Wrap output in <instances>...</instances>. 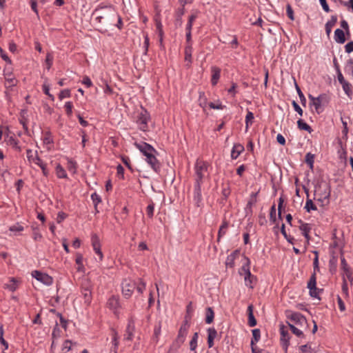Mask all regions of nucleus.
<instances>
[{
  "label": "nucleus",
  "mask_w": 353,
  "mask_h": 353,
  "mask_svg": "<svg viewBox=\"0 0 353 353\" xmlns=\"http://www.w3.org/2000/svg\"><path fill=\"white\" fill-rule=\"evenodd\" d=\"M122 162L127 166V168L132 171V166L130 165V160L128 157L124 156L121 157Z\"/></svg>",
  "instance_id": "0e129e2a"
},
{
  "label": "nucleus",
  "mask_w": 353,
  "mask_h": 353,
  "mask_svg": "<svg viewBox=\"0 0 353 353\" xmlns=\"http://www.w3.org/2000/svg\"><path fill=\"white\" fill-rule=\"evenodd\" d=\"M261 331L259 329H254L252 330V339L251 340V346L256 345V343L260 340Z\"/></svg>",
  "instance_id": "473e14b6"
},
{
  "label": "nucleus",
  "mask_w": 353,
  "mask_h": 353,
  "mask_svg": "<svg viewBox=\"0 0 353 353\" xmlns=\"http://www.w3.org/2000/svg\"><path fill=\"white\" fill-rule=\"evenodd\" d=\"M244 259L245 260V263L240 269L239 274L244 276L245 285L250 288H253L254 285L256 283V279L250 271V261L249 258L244 256Z\"/></svg>",
  "instance_id": "7ed1b4c3"
},
{
  "label": "nucleus",
  "mask_w": 353,
  "mask_h": 353,
  "mask_svg": "<svg viewBox=\"0 0 353 353\" xmlns=\"http://www.w3.org/2000/svg\"><path fill=\"white\" fill-rule=\"evenodd\" d=\"M239 250H236L227 256L225 263L227 268H233L234 267V261L239 256Z\"/></svg>",
  "instance_id": "aec40b11"
},
{
  "label": "nucleus",
  "mask_w": 353,
  "mask_h": 353,
  "mask_svg": "<svg viewBox=\"0 0 353 353\" xmlns=\"http://www.w3.org/2000/svg\"><path fill=\"white\" fill-rule=\"evenodd\" d=\"M214 317V310H208L206 314L205 322L206 323H211L213 321Z\"/></svg>",
  "instance_id": "5fc2aeb1"
},
{
  "label": "nucleus",
  "mask_w": 353,
  "mask_h": 353,
  "mask_svg": "<svg viewBox=\"0 0 353 353\" xmlns=\"http://www.w3.org/2000/svg\"><path fill=\"white\" fill-rule=\"evenodd\" d=\"M244 150V147L241 144H234L232 152H231V158L232 159H236L241 154L242 152Z\"/></svg>",
  "instance_id": "5701e85b"
},
{
  "label": "nucleus",
  "mask_w": 353,
  "mask_h": 353,
  "mask_svg": "<svg viewBox=\"0 0 353 353\" xmlns=\"http://www.w3.org/2000/svg\"><path fill=\"white\" fill-rule=\"evenodd\" d=\"M305 192L307 194V199L306 200V203H305V205L304 208L306 210V211L307 212H310L311 210H316L317 208H316V205L314 204L312 199H309L308 190L305 189Z\"/></svg>",
  "instance_id": "393cba45"
},
{
  "label": "nucleus",
  "mask_w": 353,
  "mask_h": 353,
  "mask_svg": "<svg viewBox=\"0 0 353 353\" xmlns=\"http://www.w3.org/2000/svg\"><path fill=\"white\" fill-rule=\"evenodd\" d=\"M341 85L345 93L348 96V97L351 98L352 95V85L349 82L346 81L345 83L341 84Z\"/></svg>",
  "instance_id": "e433bc0d"
},
{
  "label": "nucleus",
  "mask_w": 353,
  "mask_h": 353,
  "mask_svg": "<svg viewBox=\"0 0 353 353\" xmlns=\"http://www.w3.org/2000/svg\"><path fill=\"white\" fill-rule=\"evenodd\" d=\"M0 56L8 64H12L11 59L8 57L6 52L3 51L2 48L0 47Z\"/></svg>",
  "instance_id": "13d9d810"
},
{
  "label": "nucleus",
  "mask_w": 353,
  "mask_h": 353,
  "mask_svg": "<svg viewBox=\"0 0 353 353\" xmlns=\"http://www.w3.org/2000/svg\"><path fill=\"white\" fill-rule=\"evenodd\" d=\"M197 16L195 14H192L189 17L188 22L186 25V30H192L194 21L196 19Z\"/></svg>",
  "instance_id": "49530a36"
},
{
  "label": "nucleus",
  "mask_w": 353,
  "mask_h": 353,
  "mask_svg": "<svg viewBox=\"0 0 353 353\" xmlns=\"http://www.w3.org/2000/svg\"><path fill=\"white\" fill-rule=\"evenodd\" d=\"M68 163H67V168L68 170L72 173L75 174L77 172V163L72 160L71 159L68 158Z\"/></svg>",
  "instance_id": "f704fd0d"
},
{
  "label": "nucleus",
  "mask_w": 353,
  "mask_h": 353,
  "mask_svg": "<svg viewBox=\"0 0 353 353\" xmlns=\"http://www.w3.org/2000/svg\"><path fill=\"white\" fill-rule=\"evenodd\" d=\"M286 12H287V15L288 17L292 20V21H294V11L291 7V6L290 4H288L287 6H286Z\"/></svg>",
  "instance_id": "bf43d9fd"
},
{
  "label": "nucleus",
  "mask_w": 353,
  "mask_h": 353,
  "mask_svg": "<svg viewBox=\"0 0 353 353\" xmlns=\"http://www.w3.org/2000/svg\"><path fill=\"white\" fill-rule=\"evenodd\" d=\"M346 68L353 75V59H349L347 61Z\"/></svg>",
  "instance_id": "774afa93"
},
{
  "label": "nucleus",
  "mask_w": 353,
  "mask_h": 353,
  "mask_svg": "<svg viewBox=\"0 0 353 353\" xmlns=\"http://www.w3.org/2000/svg\"><path fill=\"white\" fill-rule=\"evenodd\" d=\"M248 325L250 327H254L256 325V320L254 316L253 310H248Z\"/></svg>",
  "instance_id": "37998d69"
},
{
  "label": "nucleus",
  "mask_w": 353,
  "mask_h": 353,
  "mask_svg": "<svg viewBox=\"0 0 353 353\" xmlns=\"http://www.w3.org/2000/svg\"><path fill=\"white\" fill-rule=\"evenodd\" d=\"M185 9L184 8H179L176 11V23L181 26L182 24V16L184 14Z\"/></svg>",
  "instance_id": "ea45409f"
},
{
  "label": "nucleus",
  "mask_w": 353,
  "mask_h": 353,
  "mask_svg": "<svg viewBox=\"0 0 353 353\" xmlns=\"http://www.w3.org/2000/svg\"><path fill=\"white\" fill-rule=\"evenodd\" d=\"M199 105L203 108H205L207 105V99L203 92H199Z\"/></svg>",
  "instance_id": "79ce46f5"
},
{
  "label": "nucleus",
  "mask_w": 353,
  "mask_h": 353,
  "mask_svg": "<svg viewBox=\"0 0 353 353\" xmlns=\"http://www.w3.org/2000/svg\"><path fill=\"white\" fill-rule=\"evenodd\" d=\"M32 276L37 281H41L47 285H50L53 282V279L50 276L38 270L32 271Z\"/></svg>",
  "instance_id": "9d476101"
},
{
  "label": "nucleus",
  "mask_w": 353,
  "mask_h": 353,
  "mask_svg": "<svg viewBox=\"0 0 353 353\" xmlns=\"http://www.w3.org/2000/svg\"><path fill=\"white\" fill-rule=\"evenodd\" d=\"M91 243L95 253L99 256V260L102 261L103 258V253L101 250V243L99 238L97 234H92Z\"/></svg>",
  "instance_id": "4468645a"
},
{
  "label": "nucleus",
  "mask_w": 353,
  "mask_h": 353,
  "mask_svg": "<svg viewBox=\"0 0 353 353\" xmlns=\"http://www.w3.org/2000/svg\"><path fill=\"white\" fill-rule=\"evenodd\" d=\"M154 204L153 202H151L146 208V214L148 217L152 218L154 215Z\"/></svg>",
  "instance_id": "8fccbe9b"
},
{
  "label": "nucleus",
  "mask_w": 353,
  "mask_h": 353,
  "mask_svg": "<svg viewBox=\"0 0 353 353\" xmlns=\"http://www.w3.org/2000/svg\"><path fill=\"white\" fill-rule=\"evenodd\" d=\"M134 321L132 318H130L128 320V323L125 330V334H124V339L126 341H132L134 336Z\"/></svg>",
  "instance_id": "2eb2a0df"
},
{
  "label": "nucleus",
  "mask_w": 353,
  "mask_h": 353,
  "mask_svg": "<svg viewBox=\"0 0 353 353\" xmlns=\"http://www.w3.org/2000/svg\"><path fill=\"white\" fill-rule=\"evenodd\" d=\"M337 22V17L335 15H332L331 17L330 20H329L325 23V31L327 35H329L332 31V27L336 24Z\"/></svg>",
  "instance_id": "c85d7f7f"
},
{
  "label": "nucleus",
  "mask_w": 353,
  "mask_h": 353,
  "mask_svg": "<svg viewBox=\"0 0 353 353\" xmlns=\"http://www.w3.org/2000/svg\"><path fill=\"white\" fill-rule=\"evenodd\" d=\"M145 161L155 172L158 173L160 171L161 163L157 159L155 154L145 158Z\"/></svg>",
  "instance_id": "dca6fc26"
},
{
  "label": "nucleus",
  "mask_w": 353,
  "mask_h": 353,
  "mask_svg": "<svg viewBox=\"0 0 353 353\" xmlns=\"http://www.w3.org/2000/svg\"><path fill=\"white\" fill-rule=\"evenodd\" d=\"M198 333L195 332L192 340L190 342V348L191 350H195L197 346Z\"/></svg>",
  "instance_id": "a18cd8bd"
},
{
  "label": "nucleus",
  "mask_w": 353,
  "mask_h": 353,
  "mask_svg": "<svg viewBox=\"0 0 353 353\" xmlns=\"http://www.w3.org/2000/svg\"><path fill=\"white\" fill-rule=\"evenodd\" d=\"M314 161V156L311 153H307L305 155V162L310 166L311 169L313 168Z\"/></svg>",
  "instance_id": "a19ab883"
},
{
  "label": "nucleus",
  "mask_w": 353,
  "mask_h": 353,
  "mask_svg": "<svg viewBox=\"0 0 353 353\" xmlns=\"http://www.w3.org/2000/svg\"><path fill=\"white\" fill-rule=\"evenodd\" d=\"M193 200L196 207L201 206L202 201L201 185L194 184Z\"/></svg>",
  "instance_id": "a211bd4d"
},
{
  "label": "nucleus",
  "mask_w": 353,
  "mask_h": 353,
  "mask_svg": "<svg viewBox=\"0 0 353 353\" xmlns=\"http://www.w3.org/2000/svg\"><path fill=\"white\" fill-rule=\"evenodd\" d=\"M185 61L188 63V65L192 63V46L186 45L185 48Z\"/></svg>",
  "instance_id": "7c9ffc66"
},
{
  "label": "nucleus",
  "mask_w": 353,
  "mask_h": 353,
  "mask_svg": "<svg viewBox=\"0 0 353 353\" xmlns=\"http://www.w3.org/2000/svg\"><path fill=\"white\" fill-rule=\"evenodd\" d=\"M334 39L338 43H344L345 41V33L343 30L338 28L334 32Z\"/></svg>",
  "instance_id": "b1692460"
},
{
  "label": "nucleus",
  "mask_w": 353,
  "mask_h": 353,
  "mask_svg": "<svg viewBox=\"0 0 353 353\" xmlns=\"http://www.w3.org/2000/svg\"><path fill=\"white\" fill-rule=\"evenodd\" d=\"M20 283L19 279L12 277L9 279L8 283L4 284L3 288L10 292H14L19 288Z\"/></svg>",
  "instance_id": "6ab92c4d"
},
{
  "label": "nucleus",
  "mask_w": 353,
  "mask_h": 353,
  "mask_svg": "<svg viewBox=\"0 0 353 353\" xmlns=\"http://www.w3.org/2000/svg\"><path fill=\"white\" fill-rule=\"evenodd\" d=\"M292 105L294 109V110L300 115V116H302L303 115V110L301 109V108L299 106V105L295 101H293L292 103Z\"/></svg>",
  "instance_id": "e2e57ef3"
},
{
  "label": "nucleus",
  "mask_w": 353,
  "mask_h": 353,
  "mask_svg": "<svg viewBox=\"0 0 353 353\" xmlns=\"http://www.w3.org/2000/svg\"><path fill=\"white\" fill-rule=\"evenodd\" d=\"M338 259L335 256H332L329 261L330 271L333 274L336 271Z\"/></svg>",
  "instance_id": "72a5a7b5"
},
{
  "label": "nucleus",
  "mask_w": 353,
  "mask_h": 353,
  "mask_svg": "<svg viewBox=\"0 0 353 353\" xmlns=\"http://www.w3.org/2000/svg\"><path fill=\"white\" fill-rule=\"evenodd\" d=\"M150 119L149 113L146 110H143L140 114L137 119V123L139 125V129L145 132L148 128V122Z\"/></svg>",
  "instance_id": "f8f14e48"
},
{
  "label": "nucleus",
  "mask_w": 353,
  "mask_h": 353,
  "mask_svg": "<svg viewBox=\"0 0 353 353\" xmlns=\"http://www.w3.org/2000/svg\"><path fill=\"white\" fill-rule=\"evenodd\" d=\"M122 293L126 298L131 296L136 288V282L130 279H124L121 284Z\"/></svg>",
  "instance_id": "0eeeda50"
},
{
  "label": "nucleus",
  "mask_w": 353,
  "mask_h": 353,
  "mask_svg": "<svg viewBox=\"0 0 353 353\" xmlns=\"http://www.w3.org/2000/svg\"><path fill=\"white\" fill-rule=\"evenodd\" d=\"M64 108H65L67 115L69 117H70L72 114V108H73L72 103L71 101L66 102L64 105Z\"/></svg>",
  "instance_id": "09e8293b"
},
{
  "label": "nucleus",
  "mask_w": 353,
  "mask_h": 353,
  "mask_svg": "<svg viewBox=\"0 0 353 353\" xmlns=\"http://www.w3.org/2000/svg\"><path fill=\"white\" fill-rule=\"evenodd\" d=\"M91 199H92V200L94 204V207L96 208L98 203H101V196L98 194L94 192V193L92 194Z\"/></svg>",
  "instance_id": "864d4df0"
},
{
  "label": "nucleus",
  "mask_w": 353,
  "mask_h": 353,
  "mask_svg": "<svg viewBox=\"0 0 353 353\" xmlns=\"http://www.w3.org/2000/svg\"><path fill=\"white\" fill-rule=\"evenodd\" d=\"M82 294L84 296L85 302L89 303L91 301V290L88 288H83Z\"/></svg>",
  "instance_id": "58836bf2"
},
{
  "label": "nucleus",
  "mask_w": 353,
  "mask_h": 353,
  "mask_svg": "<svg viewBox=\"0 0 353 353\" xmlns=\"http://www.w3.org/2000/svg\"><path fill=\"white\" fill-rule=\"evenodd\" d=\"M70 97V90L68 89L63 90L60 92L59 94V98L60 100H62L64 98Z\"/></svg>",
  "instance_id": "6e6d98bb"
},
{
  "label": "nucleus",
  "mask_w": 353,
  "mask_h": 353,
  "mask_svg": "<svg viewBox=\"0 0 353 353\" xmlns=\"http://www.w3.org/2000/svg\"><path fill=\"white\" fill-rule=\"evenodd\" d=\"M295 87H296V92H297V94L300 98V101H301V103L303 105H305V103H306V99L303 94V93L302 92L301 88H299V86L297 85V83L295 82Z\"/></svg>",
  "instance_id": "c03bdc74"
},
{
  "label": "nucleus",
  "mask_w": 353,
  "mask_h": 353,
  "mask_svg": "<svg viewBox=\"0 0 353 353\" xmlns=\"http://www.w3.org/2000/svg\"><path fill=\"white\" fill-rule=\"evenodd\" d=\"M345 52L347 53H350V52H353V41L348 42L345 46Z\"/></svg>",
  "instance_id": "338daca9"
},
{
  "label": "nucleus",
  "mask_w": 353,
  "mask_h": 353,
  "mask_svg": "<svg viewBox=\"0 0 353 353\" xmlns=\"http://www.w3.org/2000/svg\"><path fill=\"white\" fill-rule=\"evenodd\" d=\"M270 220L273 223H274L276 221L275 205H273L271 207L270 212Z\"/></svg>",
  "instance_id": "603ef678"
},
{
  "label": "nucleus",
  "mask_w": 353,
  "mask_h": 353,
  "mask_svg": "<svg viewBox=\"0 0 353 353\" xmlns=\"http://www.w3.org/2000/svg\"><path fill=\"white\" fill-rule=\"evenodd\" d=\"M288 325L290 327V329H291L292 332H293V334H294L297 336L300 337V336H303V332L301 331L296 327V325Z\"/></svg>",
  "instance_id": "3c124183"
},
{
  "label": "nucleus",
  "mask_w": 353,
  "mask_h": 353,
  "mask_svg": "<svg viewBox=\"0 0 353 353\" xmlns=\"http://www.w3.org/2000/svg\"><path fill=\"white\" fill-rule=\"evenodd\" d=\"M299 222L301 223L299 229L302 232L303 235L305 236L307 241H309V232L310 230V227L308 223H302L301 220H300Z\"/></svg>",
  "instance_id": "cd10ccee"
},
{
  "label": "nucleus",
  "mask_w": 353,
  "mask_h": 353,
  "mask_svg": "<svg viewBox=\"0 0 353 353\" xmlns=\"http://www.w3.org/2000/svg\"><path fill=\"white\" fill-rule=\"evenodd\" d=\"M108 305L110 307V309H118L121 307L119 297L116 296H111L108 301Z\"/></svg>",
  "instance_id": "a878e982"
},
{
  "label": "nucleus",
  "mask_w": 353,
  "mask_h": 353,
  "mask_svg": "<svg viewBox=\"0 0 353 353\" xmlns=\"http://www.w3.org/2000/svg\"><path fill=\"white\" fill-rule=\"evenodd\" d=\"M56 174L58 178L60 179H66L67 174L64 168L60 165L58 164L56 167Z\"/></svg>",
  "instance_id": "c9c22d12"
},
{
  "label": "nucleus",
  "mask_w": 353,
  "mask_h": 353,
  "mask_svg": "<svg viewBox=\"0 0 353 353\" xmlns=\"http://www.w3.org/2000/svg\"><path fill=\"white\" fill-rule=\"evenodd\" d=\"M3 75L6 79L5 85L7 88H12L17 85V80L12 72L8 68H4Z\"/></svg>",
  "instance_id": "ddd939ff"
},
{
  "label": "nucleus",
  "mask_w": 353,
  "mask_h": 353,
  "mask_svg": "<svg viewBox=\"0 0 353 353\" xmlns=\"http://www.w3.org/2000/svg\"><path fill=\"white\" fill-rule=\"evenodd\" d=\"M211 83L212 85H216L221 77V69L216 66H212L211 68Z\"/></svg>",
  "instance_id": "412c9836"
},
{
  "label": "nucleus",
  "mask_w": 353,
  "mask_h": 353,
  "mask_svg": "<svg viewBox=\"0 0 353 353\" xmlns=\"http://www.w3.org/2000/svg\"><path fill=\"white\" fill-rule=\"evenodd\" d=\"M83 255L80 253L76 254V259L75 262L77 265V270L78 272H85V268L83 264Z\"/></svg>",
  "instance_id": "bb28decb"
},
{
  "label": "nucleus",
  "mask_w": 353,
  "mask_h": 353,
  "mask_svg": "<svg viewBox=\"0 0 353 353\" xmlns=\"http://www.w3.org/2000/svg\"><path fill=\"white\" fill-rule=\"evenodd\" d=\"M43 143L45 144H50L53 143V140L50 132H46L43 137Z\"/></svg>",
  "instance_id": "052dcab7"
},
{
  "label": "nucleus",
  "mask_w": 353,
  "mask_h": 353,
  "mask_svg": "<svg viewBox=\"0 0 353 353\" xmlns=\"http://www.w3.org/2000/svg\"><path fill=\"white\" fill-rule=\"evenodd\" d=\"M341 269L343 270V272L351 269L349 267L345 259L343 256H341Z\"/></svg>",
  "instance_id": "4d7b16f0"
},
{
  "label": "nucleus",
  "mask_w": 353,
  "mask_h": 353,
  "mask_svg": "<svg viewBox=\"0 0 353 353\" xmlns=\"http://www.w3.org/2000/svg\"><path fill=\"white\" fill-rule=\"evenodd\" d=\"M195 183L202 185L203 180L205 177L208 171V163L203 161L197 160L194 167Z\"/></svg>",
  "instance_id": "20e7f679"
},
{
  "label": "nucleus",
  "mask_w": 353,
  "mask_h": 353,
  "mask_svg": "<svg viewBox=\"0 0 353 353\" xmlns=\"http://www.w3.org/2000/svg\"><path fill=\"white\" fill-rule=\"evenodd\" d=\"M190 325L189 323V319H188V316H185L183 323L179 329V334L177 336V340L180 343L184 342L185 336L188 334V331L190 328Z\"/></svg>",
  "instance_id": "9b49d317"
},
{
  "label": "nucleus",
  "mask_w": 353,
  "mask_h": 353,
  "mask_svg": "<svg viewBox=\"0 0 353 353\" xmlns=\"http://www.w3.org/2000/svg\"><path fill=\"white\" fill-rule=\"evenodd\" d=\"M82 83L84 84L87 88H90L92 85V83L88 76H85L83 78Z\"/></svg>",
  "instance_id": "69168bd1"
},
{
  "label": "nucleus",
  "mask_w": 353,
  "mask_h": 353,
  "mask_svg": "<svg viewBox=\"0 0 353 353\" xmlns=\"http://www.w3.org/2000/svg\"><path fill=\"white\" fill-rule=\"evenodd\" d=\"M279 331L281 334V344L284 350L285 353L288 352V348L290 345V334L288 332V327L283 325L282 323L279 325Z\"/></svg>",
  "instance_id": "39448f33"
},
{
  "label": "nucleus",
  "mask_w": 353,
  "mask_h": 353,
  "mask_svg": "<svg viewBox=\"0 0 353 353\" xmlns=\"http://www.w3.org/2000/svg\"><path fill=\"white\" fill-rule=\"evenodd\" d=\"M27 158L30 163H34L37 165H40L43 163V161L39 157L37 151L33 152V151L30 149H28L26 150Z\"/></svg>",
  "instance_id": "f3484780"
},
{
  "label": "nucleus",
  "mask_w": 353,
  "mask_h": 353,
  "mask_svg": "<svg viewBox=\"0 0 353 353\" xmlns=\"http://www.w3.org/2000/svg\"><path fill=\"white\" fill-rule=\"evenodd\" d=\"M307 288L310 290V294L311 296L317 298L319 293L321 290L316 288V272H313L310 276V279L307 283Z\"/></svg>",
  "instance_id": "1a4fd4ad"
},
{
  "label": "nucleus",
  "mask_w": 353,
  "mask_h": 353,
  "mask_svg": "<svg viewBox=\"0 0 353 353\" xmlns=\"http://www.w3.org/2000/svg\"><path fill=\"white\" fill-rule=\"evenodd\" d=\"M95 21L106 26L112 25V21L116 18L117 12L112 5L103 6L100 4L93 12Z\"/></svg>",
  "instance_id": "f257e3e1"
},
{
  "label": "nucleus",
  "mask_w": 353,
  "mask_h": 353,
  "mask_svg": "<svg viewBox=\"0 0 353 353\" xmlns=\"http://www.w3.org/2000/svg\"><path fill=\"white\" fill-rule=\"evenodd\" d=\"M134 145L147 158L152 154H157V150L149 143L145 142L135 143Z\"/></svg>",
  "instance_id": "6e6552de"
},
{
  "label": "nucleus",
  "mask_w": 353,
  "mask_h": 353,
  "mask_svg": "<svg viewBox=\"0 0 353 353\" xmlns=\"http://www.w3.org/2000/svg\"><path fill=\"white\" fill-rule=\"evenodd\" d=\"M254 118V114L250 111H248V113L245 117V130H246V131L249 128L250 125L252 123Z\"/></svg>",
  "instance_id": "4c0bfd02"
},
{
  "label": "nucleus",
  "mask_w": 353,
  "mask_h": 353,
  "mask_svg": "<svg viewBox=\"0 0 353 353\" xmlns=\"http://www.w3.org/2000/svg\"><path fill=\"white\" fill-rule=\"evenodd\" d=\"M297 126L299 130H305L309 133H311L313 131L312 128L301 119L297 121Z\"/></svg>",
  "instance_id": "2f4dec72"
},
{
  "label": "nucleus",
  "mask_w": 353,
  "mask_h": 353,
  "mask_svg": "<svg viewBox=\"0 0 353 353\" xmlns=\"http://www.w3.org/2000/svg\"><path fill=\"white\" fill-rule=\"evenodd\" d=\"M330 185L325 181H321L315 186L314 195L316 201L323 203L324 200H328L330 196Z\"/></svg>",
  "instance_id": "f03ea898"
},
{
  "label": "nucleus",
  "mask_w": 353,
  "mask_h": 353,
  "mask_svg": "<svg viewBox=\"0 0 353 353\" xmlns=\"http://www.w3.org/2000/svg\"><path fill=\"white\" fill-rule=\"evenodd\" d=\"M217 336V332L214 327L208 329V347H212L214 345V340Z\"/></svg>",
  "instance_id": "4be33fe9"
},
{
  "label": "nucleus",
  "mask_w": 353,
  "mask_h": 353,
  "mask_svg": "<svg viewBox=\"0 0 353 353\" xmlns=\"http://www.w3.org/2000/svg\"><path fill=\"white\" fill-rule=\"evenodd\" d=\"M137 292L142 294L145 289V284L141 280H139L138 283L136 282V288Z\"/></svg>",
  "instance_id": "de8ad7c7"
},
{
  "label": "nucleus",
  "mask_w": 353,
  "mask_h": 353,
  "mask_svg": "<svg viewBox=\"0 0 353 353\" xmlns=\"http://www.w3.org/2000/svg\"><path fill=\"white\" fill-rule=\"evenodd\" d=\"M288 325H295L297 326H303L306 324V319L300 313L294 312L286 314Z\"/></svg>",
  "instance_id": "423d86ee"
},
{
  "label": "nucleus",
  "mask_w": 353,
  "mask_h": 353,
  "mask_svg": "<svg viewBox=\"0 0 353 353\" xmlns=\"http://www.w3.org/2000/svg\"><path fill=\"white\" fill-rule=\"evenodd\" d=\"M228 228V223L224 220L218 232L217 242H220L221 238L226 234Z\"/></svg>",
  "instance_id": "c756f323"
},
{
  "label": "nucleus",
  "mask_w": 353,
  "mask_h": 353,
  "mask_svg": "<svg viewBox=\"0 0 353 353\" xmlns=\"http://www.w3.org/2000/svg\"><path fill=\"white\" fill-rule=\"evenodd\" d=\"M43 92H44L46 95H48V97H50L52 101H54V96H53L52 94H51L50 93V87H49V85H47V84H43Z\"/></svg>",
  "instance_id": "680f3d73"
}]
</instances>
